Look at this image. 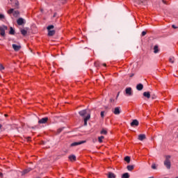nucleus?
I'll return each mask as SVG.
<instances>
[{
  "label": "nucleus",
  "instance_id": "nucleus-1",
  "mask_svg": "<svg viewBox=\"0 0 178 178\" xmlns=\"http://www.w3.org/2000/svg\"><path fill=\"white\" fill-rule=\"evenodd\" d=\"M171 165L172 164L170 163V156H166L165 160L164 161V165L165 166V168H167V169H170Z\"/></svg>",
  "mask_w": 178,
  "mask_h": 178
},
{
  "label": "nucleus",
  "instance_id": "nucleus-2",
  "mask_svg": "<svg viewBox=\"0 0 178 178\" xmlns=\"http://www.w3.org/2000/svg\"><path fill=\"white\" fill-rule=\"evenodd\" d=\"M54 25H49L47 26L48 35L52 37V35H55V31L54 29Z\"/></svg>",
  "mask_w": 178,
  "mask_h": 178
},
{
  "label": "nucleus",
  "instance_id": "nucleus-3",
  "mask_svg": "<svg viewBox=\"0 0 178 178\" xmlns=\"http://www.w3.org/2000/svg\"><path fill=\"white\" fill-rule=\"evenodd\" d=\"M13 15L14 17H17L19 16V10H15L13 8H10V10H8V15Z\"/></svg>",
  "mask_w": 178,
  "mask_h": 178
},
{
  "label": "nucleus",
  "instance_id": "nucleus-4",
  "mask_svg": "<svg viewBox=\"0 0 178 178\" xmlns=\"http://www.w3.org/2000/svg\"><path fill=\"white\" fill-rule=\"evenodd\" d=\"M90 115V111L88 110H83L79 111V115L83 116V118H86L87 115Z\"/></svg>",
  "mask_w": 178,
  "mask_h": 178
},
{
  "label": "nucleus",
  "instance_id": "nucleus-5",
  "mask_svg": "<svg viewBox=\"0 0 178 178\" xmlns=\"http://www.w3.org/2000/svg\"><path fill=\"white\" fill-rule=\"evenodd\" d=\"M125 95L130 97L133 95V92L131 91V88H127L125 89Z\"/></svg>",
  "mask_w": 178,
  "mask_h": 178
},
{
  "label": "nucleus",
  "instance_id": "nucleus-6",
  "mask_svg": "<svg viewBox=\"0 0 178 178\" xmlns=\"http://www.w3.org/2000/svg\"><path fill=\"white\" fill-rule=\"evenodd\" d=\"M48 122V117L43 118L40 120H38V124H45Z\"/></svg>",
  "mask_w": 178,
  "mask_h": 178
},
{
  "label": "nucleus",
  "instance_id": "nucleus-7",
  "mask_svg": "<svg viewBox=\"0 0 178 178\" xmlns=\"http://www.w3.org/2000/svg\"><path fill=\"white\" fill-rule=\"evenodd\" d=\"M13 49H14V51L17 52V51H20V49H22V46H20V44H13Z\"/></svg>",
  "mask_w": 178,
  "mask_h": 178
},
{
  "label": "nucleus",
  "instance_id": "nucleus-8",
  "mask_svg": "<svg viewBox=\"0 0 178 178\" xmlns=\"http://www.w3.org/2000/svg\"><path fill=\"white\" fill-rule=\"evenodd\" d=\"M7 29L8 27H6V26H0V34L2 37L5 36V30H6Z\"/></svg>",
  "mask_w": 178,
  "mask_h": 178
},
{
  "label": "nucleus",
  "instance_id": "nucleus-9",
  "mask_svg": "<svg viewBox=\"0 0 178 178\" xmlns=\"http://www.w3.org/2000/svg\"><path fill=\"white\" fill-rule=\"evenodd\" d=\"M91 118V114H88L86 118H84V126H87L88 120H90Z\"/></svg>",
  "mask_w": 178,
  "mask_h": 178
},
{
  "label": "nucleus",
  "instance_id": "nucleus-10",
  "mask_svg": "<svg viewBox=\"0 0 178 178\" xmlns=\"http://www.w3.org/2000/svg\"><path fill=\"white\" fill-rule=\"evenodd\" d=\"M17 23L18 26H22L24 23V19L23 18H19L17 20Z\"/></svg>",
  "mask_w": 178,
  "mask_h": 178
},
{
  "label": "nucleus",
  "instance_id": "nucleus-11",
  "mask_svg": "<svg viewBox=\"0 0 178 178\" xmlns=\"http://www.w3.org/2000/svg\"><path fill=\"white\" fill-rule=\"evenodd\" d=\"M113 113H114V115H120V108H119V107L115 108L114 111H113Z\"/></svg>",
  "mask_w": 178,
  "mask_h": 178
},
{
  "label": "nucleus",
  "instance_id": "nucleus-12",
  "mask_svg": "<svg viewBox=\"0 0 178 178\" xmlns=\"http://www.w3.org/2000/svg\"><path fill=\"white\" fill-rule=\"evenodd\" d=\"M138 140H139V141H143V140H145V134H139Z\"/></svg>",
  "mask_w": 178,
  "mask_h": 178
},
{
  "label": "nucleus",
  "instance_id": "nucleus-13",
  "mask_svg": "<svg viewBox=\"0 0 178 178\" xmlns=\"http://www.w3.org/2000/svg\"><path fill=\"white\" fill-rule=\"evenodd\" d=\"M143 88H144V86H143V84L141 83H139L136 86V89L138 90V91H141Z\"/></svg>",
  "mask_w": 178,
  "mask_h": 178
},
{
  "label": "nucleus",
  "instance_id": "nucleus-14",
  "mask_svg": "<svg viewBox=\"0 0 178 178\" xmlns=\"http://www.w3.org/2000/svg\"><path fill=\"white\" fill-rule=\"evenodd\" d=\"M84 142H75L71 144V147H76V145H80L81 144H83Z\"/></svg>",
  "mask_w": 178,
  "mask_h": 178
},
{
  "label": "nucleus",
  "instance_id": "nucleus-15",
  "mask_svg": "<svg viewBox=\"0 0 178 178\" xmlns=\"http://www.w3.org/2000/svg\"><path fill=\"white\" fill-rule=\"evenodd\" d=\"M143 95H144L146 98H151V93H149V92H143Z\"/></svg>",
  "mask_w": 178,
  "mask_h": 178
},
{
  "label": "nucleus",
  "instance_id": "nucleus-16",
  "mask_svg": "<svg viewBox=\"0 0 178 178\" xmlns=\"http://www.w3.org/2000/svg\"><path fill=\"white\" fill-rule=\"evenodd\" d=\"M100 134H102L103 136H106V134H108V131L105 129H103L100 131Z\"/></svg>",
  "mask_w": 178,
  "mask_h": 178
},
{
  "label": "nucleus",
  "instance_id": "nucleus-17",
  "mask_svg": "<svg viewBox=\"0 0 178 178\" xmlns=\"http://www.w3.org/2000/svg\"><path fill=\"white\" fill-rule=\"evenodd\" d=\"M69 159L71 161V162H74V161H76V156L71 155L69 156Z\"/></svg>",
  "mask_w": 178,
  "mask_h": 178
},
{
  "label": "nucleus",
  "instance_id": "nucleus-18",
  "mask_svg": "<svg viewBox=\"0 0 178 178\" xmlns=\"http://www.w3.org/2000/svg\"><path fill=\"white\" fill-rule=\"evenodd\" d=\"M159 52V48L158 47V45H155L154 47V53L158 54Z\"/></svg>",
  "mask_w": 178,
  "mask_h": 178
},
{
  "label": "nucleus",
  "instance_id": "nucleus-19",
  "mask_svg": "<svg viewBox=\"0 0 178 178\" xmlns=\"http://www.w3.org/2000/svg\"><path fill=\"white\" fill-rule=\"evenodd\" d=\"M108 178H116V175L113 172H109L108 175Z\"/></svg>",
  "mask_w": 178,
  "mask_h": 178
},
{
  "label": "nucleus",
  "instance_id": "nucleus-20",
  "mask_svg": "<svg viewBox=\"0 0 178 178\" xmlns=\"http://www.w3.org/2000/svg\"><path fill=\"white\" fill-rule=\"evenodd\" d=\"M129 177H130V175H129V172H125L122 175V178H129Z\"/></svg>",
  "mask_w": 178,
  "mask_h": 178
},
{
  "label": "nucleus",
  "instance_id": "nucleus-21",
  "mask_svg": "<svg viewBox=\"0 0 178 178\" xmlns=\"http://www.w3.org/2000/svg\"><path fill=\"white\" fill-rule=\"evenodd\" d=\"M104 138H105V137H104V136H99L98 137V142L101 144L102 143H103Z\"/></svg>",
  "mask_w": 178,
  "mask_h": 178
},
{
  "label": "nucleus",
  "instance_id": "nucleus-22",
  "mask_svg": "<svg viewBox=\"0 0 178 178\" xmlns=\"http://www.w3.org/2000/svg\"><path fill=\"white\" fill-rule=\"evenodd\" d=\"M31 168H27L22 172V175H26V173H29V172H31Z\"/></svg>",
  "mask_w": 178,
  "mask_h": 178
},
{
  "label": "nucleus",
  "instance_id": "nucleus-23",
  "mask_svg": "<svg viewBox=\"0 0 178 178\" xmlns=\"http://www.w3.org/2000/svg\"><path fill=\"white\" fill-rule=\"evenodd\" d=\"M124 161H125V162H127V163H130V156H127L124 158Z\"/></svg>",
  "mask_w": 178,
  "mask_h": 178
},
{
  "label": "nucleus",
  "instance_id": "nucleus-24",
  "mask_svg": "<svg viewBox=\"0 0 178 178\" xmlns=\"http://www.w3.org/2000/svg\"><path fill=\"white\" fill-rule=\"evenodd\" d=\"M21 33L22 34V35H26L27 34V31H26V29H22Z\"/></svg>",
  "mask_w": 178,
  "mask_h": 178
},
{
  "label": "nucleus",
  "instance_id": "nucleus-25",
  "mask_svg": "<svg viewBox=\"0 0 178 178\" xmlns=\"http://www.w3.org/2000/svg\"><path fill=\"white\" fill-rule=\"evenodd\" d=\"M169 62L170 63H174V62H175V57H173V56L170 57Z\"/></svg>",
  "mask_w": 178,
  "mask_h": 178
},
{
  "label": "nucleus",
  "instance_id": "nucleus-26",
  "mask_svg": "<svg viewBox=\"0 0 178 178\" xmlns=\"http://www.w3.org/2000/svg\"><path fill=\"white\" fill-rule=\"evenodd\" d=\"M127 168L128 169V170L131 171V170H133V169H134V166H133V165H128L127 167Z\"/></svg>",
  "mask_w": 178,
  "mask_h": 178
},
{
  "label": "nucleus",
  "instance_id": "nucleus-27",
  "mask_svg": "<svg viewBox=\"0 0 178 178\" xmlns=\"http://www.w3.org/2000/svg\"><path fill=\"white\" fill-rule=\"evenodd\" d=\"M10 34H11L12 35H13V34H15V29H13V28L10 27Z\"/></svg>",
  "mask_w": 178,
  "mask_h": 178
},
{
  "label": "nucleus",
  "instance_id": "nucleus-28",
  "mask_svg": "<svg viewBox=\"0 0 178 178\" xmlns=\"http://www.w3.org/2000/svg\"><path fill=\"white\" fill-rule=\"evenodd\" d=\"M138 124H139L138 120H134V126H138Z\"/></svg>",
  "mask_w": 178,
  "mask_h": 178
},
{
  "label": "nucleus",
  "instance_id": "nucleus-29",
  "mask_svg": "<svg viewBox=\"0 0 178 178\" xmlns=\"http://www.w3.org/2000/svg\"><path fill=\"white\" fill-rule=\"evenodd\" d=\"M5 70V67H3L2 64H0V70Z\"/></svg>",
  "mask_w": 178,
  "mask_h": 178
},
{
  "label": "nucleus",
  "instance_id": "nucleus-30",
  "mask_svg": "<svg viewBox=\"0 0 178 178\" xmlns=\"http://www.w3.org/2000/svg\"><path fill=\"white\" fill-rule=\"evenodd\" d=\"M100 115L101 118H104V116H105V111H102Z\"/></svg>",
  "mask_w": 178,
  "mask_h": 178
},
{
  "label": "nucleus",
  "instance_id": "nucleus-31",
  "mask_svg": "<svg viewBox=\"0 0 178 178\" xmlns=\"http://www.w3.org/2000/svg\"><path fill=\"white\" fill-rule=\"evenodd\" d=\"M2 19H5V15L0 14V20H2Z\"/></svg>",
  "mask_w": 178,
  "mask_h": 178
},
{
  "label": "nucleus",
  "instance_id": "nucleus-32",
  "mask_svg": "<svg viewBox=\"0 0 178 178\" xmlns=\"http://www.w3.org/2000/svg\"><path fill=\"white\" fill-rule=\"evenodd\" d=\"M152 168H153V169H156V165L155 163H153V164L152 165Z\"/></svg>",
  "mask_w": 178,
  "mask_h": 178
},
{
  "label": "nucleus",
  "instance_id": "nucleus-33",
  "mask_svg": "<svg viewBox=\"0 0 178 178\" xmlns=\"http://www.w3.org/2000/svg\"><path fill=\"white\" fill-rule=\"evenodd\" d=\"M131 126L132 127H134V120H133L132 122H131Z\"/></svg>",
  "mask_w": 178,
  "mask_h": 178
},
{
  "label": "nucleus",
  "instance_id": "nucleus-34",
  "mask_svg": "<svg viewBox=\"0 0 178 178\" xmlns=\"http://www.w3.org/2000/svg\"><path fill=\"white\" fill-rule=\"evenodd\" d=\"M141 3L145 5V3H147V0H142Z\"/></svg>",
  "mask_w": 178,
  "mask_h": 178
},
{
  "label": "nucleus",
  "instance_id": "nucleus-35",
  "mask_svg": "<svg viewBox=\"0 0 178 178\" xmlns=\"http://www.w3.org/2000/svg\"><path fill=\"white\" fill-rule=\"evenodd\" d=\"M146 34H147V32H145V31L142 32V36L143 37H144V35H146Z\"/></svg>",
  "mask_w": 178,
  "mask_h": 178
},
{
  "label": "nucleus",
  "instance_id": "nucleus-36",
  "mask_svg": "<svg viewBox=\"0 0 178 178\" xmlns=\"http://www.w3.org/2000/svg\"><path fill=\"white\" fill-rule=\"evenodd\" d=\"M172 29H177L176 26H175V25H172Z\"/></svg>",
  "mask_w": 178,
  "mask_h": 178
},
{
  "label": "nucleus",
  "instance_id": "nucleus-37",
  "mask_svg": "<svg viewBox=\"0 0 178 178\" xmlns=\"http://www.w3.org/2000/svg\"><path fill=\"white\" fill-rule=\"evenodd\" d=\"M3 176V175L1 172H0V177H2Z\"/></svg>",
  "mask_w": 178,
  "mask_h": 178
},
{
  "label": "nucleus",
  "instance_id": "nucleus-38",
  "mask_svg": "<svg viewBox=\"0 0 178 178\" xmlns=\"http://www.w3.org/2000/svg\"><path fill=\"white\" fill-rule=\"evenodd\" d=\"M103 65H104L105 67H106V63L103 64Z\"/></svg>",
  "mask_w": 178,
  "mask_h": 178
},
{
  "label": "nucleus",
  "instance_id": "nucleus-39",
  "mask_svg": "<svg viewBox=\"0 0 178 178\" xmlns=\"http://www.w3.org/2000/svg\"><path fill=\"white\" fill-rule=\"evenodd\" d=\"M1 127H2V125L0 124V129H1Z\"/></svg>",
  "mask_w": 178,
  "mask_h": 178
},
{
  "label": "nucleus",
  "instance_id": "nucleus-40",
  "mask_svg": "<svg viewBox=\"0 0 178 178\" xmlns=\"http://www.w3.org/2000/svg\"><path fill=\"white\" fill-rule=\"evenodd\" d=\"M177 112H178V108L177 109Z\"/></svg>",
  "mask_w": 178,
  "mask_h": 178
},
{
  "label": "nucleus",
  "instance_id": "nucleus-41",
  "mask_svg": "<svg viewBox=\"0 0 178 178\" xmlns=\"http://www.w3.org/2000/svg\"><path fill=\"white\" fill-rule=\"evenodd\" d=\"M176 178H178V177H177Z\"/></svg>",
  "mask_w": 178,
  "mask_h": 178
}]
</instances>
